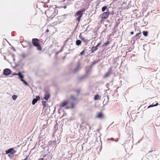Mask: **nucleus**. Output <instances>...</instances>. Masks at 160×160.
<instances>
[{
  "instance_id": "1",
  "label": "nucleus",
  "mask_w": 160,
  "mask_h": 160,
  "mask_svg": "<svg viewBox=\"0 0 160 160\" xmlns=\"http://www.w3.org/2000/svg\"><path fill=\"white\" fill-rule=\"evenodd\" d=\"M55 7L56 8L52 6H50L45 12L46 15L48 16L49 18L51 19H52L58 13V10L56 8H59V7L55 6Z\"/></svg>"
},
{
  "instance_id": "2",
  "label": "nucleus",
  "mask_w": 160,
  "mask_h": 160,
  "mask_svg": "<svg viewBox=\"0 0 160 160\" xmlns=\"http://www.w3.org/2000/svg\"><path fill=\"white\" fill-rule=\"evenodd\" d=\"M86 9L85 8H82L77 11L75 14V17L78 16V17L76 18V20L78 21V22L80 21L81 18L82 17Z\"/></svg>"
},
{
  "instance_id": "3",
  "label": "nucleus",
  "mask_w": 160,
  "mask_h": 160,
  "mask_svg": "<svg viewBox=\"0 0 160 160\" xmlns=\"http://www.w3.org/2000/svg\"><path fill=\"white\" fill-rule=\"evenodd\" d=\"M32 42L33 45L37 47L38 50L41 51L42 50V48L41 45L39 43V40L38 39L34 38L32 39Z\"/></svg>"
},
{
  "instance_id": "4",
  "label": "nucleus",
  "mask_w": 160,
  "mask_h": 160,
  "mask_svg": "<svg viewBox=\"0 0 160 160\" xmlns=\"http://www.w3.org/2000/svg\"><path fill=\"white\" fill-rule=\"evenodd\" d=\"M110 13L109 10H107L106 12H104L102 16V20L106 19L108 17Z\"/></svg>"
},
{
  "instance_id": "5",
  "label": "nucleus",
  "mask_w": 160,
  "mask_h": 160,
  "mask_svg": "<svg viewBox=\"0 0 160 160\" xmlns=\"http://www.w3.org/2000/svg\"><path fill=\"white\" fill-rule=\"evenodd\" d=\"M16 152V151L13 148H11L5 151L6 153V154L9 153L12 155H13Z\"/></svg>"
},
{
  "instance_id": "6",
  "label": "nucleus",
  "mask_w": 160,
  "mask_h": 160,
  "mask_svg": "<svg viewBox=\"0 0 160 160\" xmlns=\"http://www.w3.org/2000/svg\"><path fill=\"white\" fill-rule=\"evenodd\" d=\"M12 72L10 69L6 68L4 69L3 71V74L5 76H8Z\"/></svg>"
},
{
  "instance_id": "7",
  "label": "nucleus",
  "mask_w": 160,
  "mask_h": 160,
  "mask_svg": "<svg viewBox=\"0 0 160 160\" xmlns=\"http://www.w3.org/2000/svg\"><path fill=\"white\" fill-rule=\"evenodd\" d=\"M112 73V69L110 68L108 70V72L105 74L103 77V78H105L109 77Z\"/></svg>"
},
{
  "instance_id": "8",
  "label": "nucleus",
  "mask_w": 160,
  "mask_h": 160,
  "mask_svg": "<svg viewBox=\"0 0 160 160\" xmlns=\"http://www.w3.org/2000/svg\"><path fill=\"white\" fill-rule=\"evenodd\" d=\"M92 68L89 66L87 67L86 68V72L85 74L88 75V74L91 71Z\"/></svg>"
},
{
  "instance_id": "9",
  "label": "nucleus",
  "mask_w": 160,
  "mask_h": 160,
  "mask_svg": "<svg viewBox=\"0 0 160 160\" xmlns=\"http://www.w3.org/2000/svg\"><path fill=\"white\" fill-rule=\"evenodd\" d=\"M68 103V101H64L62 102L60 105V108L64 107L66 106Z\"/></svg>"
},
{
  "instance_id": "10",
  "label": "nucleus",
  "mask_w": 160,
  "mask_h": 160,
  "mask_svg": "<svg viewBox=\"0 0 160 160\" xmlns=\"http://www.w3.org/2000/svg\"><path fill=\"white\" fill-rule=\"evenodd\" d=\"M18 76L20 80L21 81L23 79L24 76L22 74V72H18Z\"/></svg>"
},
{
  "instance_id": "11",
  "label": "nucleus",
  "mask_w": 160,
  "mask_h": 160,
  "mask_svg": "<svg viewBox=\"0 0 160 160\" xmlns=\"http://www.w3.org/2000/svg\"><path fill=\"white\" fill-rule=\"evenodd\" d=\"M87 77H88V75H87L86 74H85L83 76H82L80 77H79L78 78V80L79 81H81L82 80L85 79Z\"/></svg>"
},
{
  "instance_id": "12",
  "label": "nucleus",
  "mask_w": 160,
  "mask_h": 160,
  "mask_svg": "<svg viewBox=\"0 0 160 160\" xmlns=\"http://www.w3.org/2000/svg\"><path fill=\"white\" fill-rule=\"evenodd\" d=\"M82 33H81L79 35V38L80 39L83 41L84 42H86L88 41V40L85 39L84 37H82Z\"/></svg>"
},
{
  "instance_id": "13",
  "label": "nucleus",
  "mask_w": 160,
  "mask_h": 160,
  "mask_svg": "<svg viewBox=\"0 0 160 160\" xmlns=\"http://www.w3.org/2000/svg\"><path fill=\"white\" fill-rule=\"evenodd\" d=\"M104 117V115L102 112H100L98 113L97 116V118H102Z\"/></svg>"
},
{
  "instance_id": "14",
  "label": "nucleus",
  "mask_w": 160,
  "mask_h": 160,
  "mask_svg": "<svg viewBox=\"0 0 160 160\" xmlns=\"http://www.w3.org/2000/svg\"><path fill=\"white\" fill-rule=\"evenodd\" d=\"M50 97V94L49 93H47L44 95V98L46 100H48Z\"/></svg>"
},
{
  "instance_id": "15",
  "label": "nucleus",
  "mask_w": 160,
  "mask_h": 160,
  "mask_svg": "<svg viewBox=\"0 0 160 160\" xmlns=\"http://www.w3.org/2000/svg\"><path fill=\"white\" fill-rule=\"evenodd\" d=\"M98 62V60H94L92 62H91V64L89 66L90 67H92L95 64L97 63Z\"/></svg>"
},
{
  "instance_id": "16",
  "label": "nucleus",
  "mask_w": 160,
  "mask_h": 160,
  "mask_svg": "<svg viewBox=\"0 0 160 160\" xmlns=\"http://www.w3.org/2000/svg\"><path fill=\"white\" fill-rule=\"evenodd\" d=\"M29 42L25 41L22 42V45L24 48L27 47L28 45L27 44V42Z\"/></svg>"
},
{
  "instance_id": "17",
  "label": "nucleus",
  "mask_w": 160,
  "mask_h": 160,
  "mask_svg": "<svg viewBox=\"0 0 160 160\" xmlns=\"http://www.w3.org/2000/svg\"><path fill=\"white\" fill-rule=\"evenodd\" d=\"M141 32L137 33L135 36L134 37L137 39L141 37Z\"/></svg>"
},
{
  "instance_id": "18",
  "label": "nucleus",
  "mask_w": 160,
  "mask_h": 160,
  "mask_svg": "<svg viewBox=\"0 0 160 160\" xmlns=\"http://www.w3.org/2000/svg\"><path fill=\"white\" fill-rule=\"evenodd\" d=\"M158 105V103L157 102L155 104H152L151 105H149L148 107L147 108H148L151 107H152L155 106H157Z\"/></svg>"
},
{
  "instance_id": "19",
  "label": "nucleus",
  "mask_w": 160,
  "mask_h": 160,
  "mask_svg": "<svg viewBox=\"0 0 160 160\" xmlns=\"http://www.w3.org/2000/svg\"><path fill=\"white\" fill-rule=\"evenodd\" d=\"M27 44L28 45V46L29 47V49H30L33 47V45L31 44V43L30 42H27Z\"/></svg>"
},
{
  "instance_id": "20",
  "label": "nucleus",
  "mask_w": 160,
  "mask_h": 160,
  "mask_svg": "<svg viewBox=\"0 0 160 160\" xmlns=\"http://www.w3.org/2000/svg\"><path fill=\"white\" fill-rule=\"evenodd\" d=\"M76 45L79 46L81 44V41L80 40L78 39L76 41Z\"/></svg>"
},
{
  "instance_id": "21",
  "label": "nucleus",
  "mask_w": 160,
  "mask_h": 160,
  "mask_svg": "<svg viewBox=\"0 0 160 160\" xmlns=\"http://www.w3.org/2000/svg\"><path fill=\"white\" fill-rule=\"evenodd\" d=\"M137 39L134 36H133L132 38V40H131V42L133 44H134L135 43V40H137Z\"/></svg>"
},
{
  "instance_id": "22",
  "label": "nucleus",
  "mask_w": 160,
  "mask_h": 160,
  "mask_svg": "<svg viewBox=\"0 0 160 160\" xmlns=\"http://www.w3.org/2000/svg\"><path fill=\"white\" fill-rule=\"evenodd\" d=\"M107 10H109V9L107 8V7L106 6H104L102 8V12H104L105 10H106V11H107Z\"/></svg>"
},
{
  "instance_id": "23",
  "label": "nucleus",
  "mask_w": 160,
  "mask_h": 160,
  "mask_svg": "<svg viewBox=\"0 0 160 160\" xmlns=\"http://www.w3.org/2000/svg\"><path fill=\"white\" fill-rule=\"evenodd\" d=\"M143 35L145 37H147L148 34V32L147 31H142Z\"/></svg>"
},
{
  "instance_id": "24",
  "label": "nucleus",
  "mask_w": 160,
  "mask_h": 160,
  "mask_svg": "<svg viewBox=\"0 0 160 160\" xmlns=\"http://www.w3.org/2000/svg\"><path fill=\"white\" fill-rule=\"evenodd\" d=\"M110 43V42L109 41H107L106 42L103 44L102 45V47H106Z\"/></svg>"
},
{
  "instance_id": "25",
  "label": "nucleus",
  "mask_w": 160,
  "mask_h": 160,
  "mask_svg": "<svg viewBox=\"0 0 160 160\" xmlns=\"http://www.w3.org/2000/svg\"><path fill=\"white\" fill-rule=\"evenodd\" d=\"M94 99L95 100H97L99 99H100L99 98V95L98 94H96L94 96Z\"/></svg>"
},
{
  "instance_id": "26",
  "label": "nucleus",
  "mask_w": 160,
  "mask_h": 160,
  "mask_svg": "<svg viewBox=\"0 0 160 160\" xmlns=\"http://www.w3.org/2000/svg\"><path fill=\"white\" fill-rule=\"evenodd\" d=\"M79 67V65H78L77 67L73 70V72L74 73H76L78 71Z\"/></svg>"
},
{
  "instance_id": "27",
  "label": "nucleus",
  "mask_w": 160,
  "mask_h": 160,
  "mask_svg": "<svg viewBox=\"0 0 160 160\" xmlns=\"http://www.w3.org/2000/svg\"><path fill=\"white\" fill-rule=\"evenodd\" d=\"M118 139H117L114 140V138H108V141H110V140H112V141H114L115 142H118Z\"/></svg>"
},
{
  "instance_id": "28",
  "label": "nucleus",
  "mask_w": 160,
  "mask_h": 160,
  "mask_svg": "<svg viewBox=\"0 0 160 160\" xmlns=\"http://www.w3.org/2000/svg\"><path fill=\"white\" fill-rule=\"evenodd\" d=\"M21 81H22L23 83H24L25 85L27 86H29V85L28 84V83L26 82V81H25L24 79L22 80Z\"/></svg>"
},
{
  "instance_id": "29",
  "label": "nucleus",
  "mask_w": 160,
  "mask_h": 160,
  "mask_svg": "<svg viewBox=\"0 0 160 160\" xmlns=\"http://www.w3.org/2000/svg\"><path fill=\"white\" fill-rule=\"evenodd\" d=\"M75 92L78 93V96L80 93V89H77L74 90Z\"/></svg>"
},
{
  "instance_id": "30",
  "label": "nucleus",
  "mask_w": 160,
  "mask_h": 160,
  "mask_svg": "<svg viewBox=\"0 0 160 160\" xmlns=\"http://www.w3.org/2000/svg\"><path fill=\"white\" fill-rule=\"evenodd\" d=\"M70 98L73 99L74 100H76L77 99V98L75 97L74 96L72 95H71L70 96Z\"/></svg>"
},
{
  "instance_id": "31",
  "label": "nucleus",
  "mask_w": 160,
  "mask_h": 160,
  "mask_svg": "<svg viewBox=\"0 0 160 160\" xmlns=\"http://www.w3.org/2000/svg\"><path fill=\"white\" fill-rule=\"evenodd\" d=\"M86 51V50L85 49L82 50L79 54V56H82L85 53V52Z\"/></svg>"
},
{
  "instance_id": "32",
  "label": "nucleus",
  "mask_w": 160,
  "mask_h": 160,
  "mask_svg": "<svg viewBox=\"0 0 160 160\" xmlns=\"http://www.w3.org/2000/svg\"><path fill=\"white\" fill-rule=\"evenodd\" d=\"M12 98L13 100H16L17 98V96L15 95H13L12 96Z\"/></svg>"
},
{
  "instance_id": "33",
  "label": "nucleus",
  "mask_w": 160,
  "mask_h": 160,
  "mask_svg": "<svg viewBox=\"0 0 160 160\" xmlns=\"http://www.w3.org/2000/svg\"><path fill=\"white\" fill-rule=\"evenodd\" d=\"M38 101H36V100L34 98L32 100V105H34Z\"/></svg>"
},
{
  "instance_id": "34",
  "label": "nucleus",
  "mask_w": 160,
  "mask_h": 160,
  "mask_svg": "<svg viewBox=\"0 0 160 160\" xmlns=\"http://www.w3.org/2000/svg\"><path fill=\"white\" fill-rule=\"evenodd\" d=\"M92 48L94 51H96L98 49V48L96 47L95 46H93L92 47Z\"/></svg>"
},
{
  "instance_id": "35",
  "label": "nucleus",
  "mask_w": 160,
  "mask_h": 160,
  "mask_svg": "<svg viewBox=\"0 0 160 160\" xmlns=\"http://www.w3.org/2000/svg\"><path fill=\"white\" fill-rule=\"evenodd\" d=\"M36 100V101H38L39 100H40V98L39 96H36V98H34Z\"/></svg>"
},
{
  "instance_id": "36",
  "label": "nucleus",
  "mask_w": 160,
  "mask_h": 160,
  "mask_svg": "<svg viewBox=\"0 0 160 160\" xmlns=\"http://www.w3.org/2000/svg\"><path fill=\"white\" fill-rule=\"evenodd\" d=\"M42 105L43 107H45L46 105V102L45 101H43L42 102Z\"/></svg>"
},
{
  "instance_id": "37",
  "label": "nucleus",
  "mask_w": 160,
  "mask_h": 160,
  "mask_svg": "<svg viewBox=\"0 0 160 160\" xmlns=\"http://www.w3.org/2000/svg\"><path fill=\"white\" fill-rule=\"evenodd\" d=\"M21 56L23 58H25L27 56V55L26 54L24 53H22L21 55Z\"/></svg>"
},
{
  "instance_id": "38",
  "label": "nucleus",
  "mask_w": 160,
  "mask_h": 160,
  "mask_svg": "<svg viewBox=\"0 0 160 160\" xmlns=\"http://www.w3.org/2000/svg\"><path fill=\"white\" fill-rule=\"evenodd\" d=\"M101 42H98V44L96 45V46L98 48V47L99 46L101 45Z\"/></svg>"
},
{
  "instance_id": "39",
  "label": "nucleus",
  "mask_w": 160,
  "mask_h": 160,
  "mask_svg": "<svg viewBox=\"0 0 160 160\" xmlns=\"http://www.w3.org/2000/svg\"><path fill=\"white\" fill-rule=\"evenodd\" d=\"M64 47V46H62L61 47L60 50V52H62L63 50V49Z\"/></svg>"
},
{
  "instance_id": "40",
  "label": "nucleus",
  "mask_w": 160,
  "mask_h": 160,
  "mask_svg": "<svg viewBox=\"0 0 160 160\" xmlns=\"http://www.w3.org/2000/svg\"><path fill=\"white\" fill-rule=\"evenodd\" d=\"M15 75H17L18 76V73H17L15 72H14L12 73V76H15Z\"/></svg>"
},
{
  "instance_id": "41",
  "label": "nucleus",
  "mask_w": 160,
  "mask_h": 160,
  "mask_svg": "<svg viewBox=\"0 0 160 160\" xmlns=\"http://www.w3.org/2000/svg\"><path fill=\"white\" fill-rule=\"evenodd\" d=\"M74 107V104L73 103H72V106H71V108H73Z\"/></svg>"
},
{
  "instance_id": "42",
  "label": "nucleus",
  "mask_w": 160,
  "mask_h": 160,
  "mask_svg": "<svg viewBox=\"0 0 160 160\" xmlns=\"http://www.w3.org/2000/svg\"><path fill=\"white\" fill-rule=\"evenodd\" d=\"M60 52V50L59 51H57L56 52V55L55 56H56L57 54H58V53H59L60 52Z\"/></svg>"
},
{
  "instance_id": "43",
  "label": "nucleus",
  "mask_w": 160,
  "mask_h": 160,
  "mask_svg": "<svg viewBox=\"0 0 160 160\" xmlns=\"http://www.w3.org/2000/svg\"><path fill=\"white\" fill-rule=\"evenodd\" d=\"M22 62V60L20 59V60H19L18 62V63H19V64L21 63V62Z\"/></svg>"
},
{
  "instance_id": "44",
  "label": "nucleus",
  "mask_w": 160,
  "mask_h": 160,
  "mask_svg": "<svg viewBox=\"0 0 160 160\" xmlns=\"http://www.w3.org/2000/svg\"><path fill=\"white\" fill-rule=\"evenodd\" d=\"M81 120L82 123H83L84 122V119H81Z\"/></svg>"
},
{
  "instance_id": "45",
  "label": "nucleus",
  "mask_w": 160,
  "mask_h": 160,
  "mask_svg": "<svg viewBox=\"0 0 160 160\" xmlns=\"http://www.w3.org/2000/svg\"><path fill=\"white\" fill-rule=\"evenodd\" d=\"M28 158V156H27L24 159H22V160H27Z\"/></svg>"
},
{
  "instance_id": "46",
  "label": "nucleus",
  "mask_w": 160,
  "mask_h": 160,
  "mask_svg": "<svg viewBox=\"0 0 160 160\" xmlns=\"http://www.w3.org/2000/svg\"><path fill=\"white\" fill-rule=\"evenodd\" d=\"M91 52H90V53H93L95 51L92 48H91Z\"/></svg>"
},
{
  "instance_id": "47",
  "label": "nucleus",
  "mask_w": 160,
  "mask_h": 160,
  "mask_svg": "<svg viewBox=\"0 0 160 160\" xmlns=\"http://www.w3.org/2000/svg\"><path fill=\"white\" fill-rule=\"evenodd\" d=\"M56 141H53L52 142V143H53V144H56Z\"/></svg>"
},
{
  "instance_id": "48",
  "label": "nucleus",
  "mask_w": 160,
  "mask_h": 160,
  "mask_svg": "<svg viewBox=\"0 0 160 160\" xmlns=\"http://www.w3.org/2000/svg\"><path fill=\"white\" fill-rule=\"evenodd\" d=\"M11 55L13 58H14L15 55L13 54H11Z\"/></svg>"
},
{
  "instance_id": "49",
  "label": "nucleus",
  "mask_w": 160,
  "mask_h": 160,
  "mask_svg": "<svg viewBox=\"0 0 160 160\" xmlns=\"http://www.w3.org/2000/svg\"><path fill=\"white\" fill-rule=\"evenodd\" d=\"M67 5H65L64 6H63V8H64V9H66V8H67Z\"/></svg>"
},
{
  "instance_id": "50",
  "label": "nucleus",
  "mask_w": 160,
  "mask_h": 160,
  "mask_svg": "<svg viewBox=\"0 0 160 160\" xmlns=\"http://www.w3.org/2000/svg\"><path fill=\"white\" fill-rule=\"evenodd\" d=\"M134 33V32L133 31H131L130 32V34L132 35Z\"/></svg>"
},
{
  "instance_id": "51",
  "label": "nucleus",
  "mask_w": 160,
  "mask_h": 160,
  "mask_svg": "<svg viewBox=\"0 0 160 160\" xmlns=\"http://www.w3.org/2000/svg\"><path fill=\"white\" fill-rule=\"evenodd\" d=\"M19 65V63H16L15 64V67H17Z\"/></svg>"
},
{
  "instance_id": "52",
  "label": "nucleus",
  "mask_w": 160,
  "mask_h": 160,
  "mask_svg": "<svg viewBox=\"0 0 160 160\" xmlns=\"http://www.w3.org/2000/svg\"><path fill=\"white\" fill-rule=\"evenodd\" d=\"M67 15H68L67 14H64L63 15H62V16H61V17H63L64 16H67Z\"/></svg>"
},
{
  "instance_id": "53",
  "label": "nucleus",
  "mask_w": 160,
  "mask_h": 160,
  "mask_svg": "<svg viewBox=\"0 0 160 160\" xmlns=\"http://www.w3.org/2000/svg\"><path fill=\"white\" fill-rule=\"evenodd\" d=\"M44 159L43 158H41L38 159V160H43Z\"/></svg>"
},
{
  "instance_id": "54",
  "label": "nucleus",
  "mask_w": 160,
  "mask_h": 160,
  "mask_svg": "<svg viewBox=\"0 0 160 160\" xmlns=\"http://www.w3.org/2000/svg\"><path fill=\"white\" fill-rule=\"evenodd\" d=\"M71 108V107H66V109H69V108Z\"/></svg>"
},
{
  "instance_id": "55",
  "label": "nucleus",
  "mask_w": 160,
  "mask_h": 160,
  "mask_svg": "<svg viewBox=\"0 0 160 160\" xmlns=\"http://www.w3.org/2000/svg\"><path fill=\"white\" fill-rule=\"evenodd\" d=\"M47 155V154H45V155H44L43 156V158H44V157H46V156Z\"/></svg>"
},
{
  "instance_id": "56",
  "label": "nucleus",
  "mask_w": 160,
  "mask_h": 160,
  "mask_svg": "<svg viewBox=\"0 0 160 160\" xmlns=\"http://www.w3.org/2000/svg\"><path fill=\"white\" fill-rule=\"evenodd\" d=\"M66 58V56H65L63 57L62 58V59L63 60L64 59Z\"/></svg>"
},
{
  "instance_id": "57",
  "label": "nucleus",
  "mask_w": 160,
  "mask_h": 160,
  "mask_svg": "<svg viewBox=\"0 0 160 160\" xmlns=\"http://www.w3.org/2000/svg\"><path fill=\"white\" fill-rule=\"evenodd\" d=\"M49 31V30L48 29H47L46 30V32H48Z\"/></svg>"
},
{
  "instance_id": "58",
  "label": "nucleus",
  "mask_w": 160,
  "mask_h": 160,
  "mask_svg": "<svg viewBox=\"0 0 160 160\" xmlns=\"http://www.w3.org/2000/svg\"><path fill=\"white\" fill-rule=\"evenodd\" d=\"M65 0H63L61 2H65Z\"/></svg>"
},
{
  "instance_id": "59",
  "label": "nucleus",
  "mask_w": 160,
  "mask_h": 160,
  "mask_svg": "<svg viewBox=\"0 0 160 160\" xmlns=\"http://www.w3.org/2000/svg\"><path fill=\"white\" fill-rule=\"evenodd\" d=\"M24 65V63H23V64H22V67H21V68H22L23 67V66Z\"/></svg>"
},
{
  "instance_id": "60",
  "label": "nucleus",
  "mask_w": 160,
  "mask_h": 160,
  "mask_svg": "<svg viewBox=\"0 0 160 160\" xmlns=\"http://www.w3.org/2000/svg\"><path fill=\"white\" fill-rule=\"evenodd\" d=\"M107 98H108V101L109 100V97H108V96Z\"/></svg>"
},
{
  "instance_id": "61",
  "label": "nucleus",
  "mask_w": 160,
  "mask_h": 160,
  "mask_svg": "<svg viewBox=\"0 0 160 160\" xmlns=\"http://www.w3.org/2000/svg\"><path fill=\"white\" fill-rule=\"evenodd\" d=\"M123 4H126V2H123Z\"/></svg>"
},
{
  "instance_id": "62",
  "label": "nucleus",
  "mask_w": 160,
  "mask_h": 160,
  "mask_svg": "<svg viewBox=\"0 0 160 160\" xmlns=\"http://www.w3.org/2000/svg\"><path fill=\"white\" fill-rule=\"evenodd\" d=\"M13 50L14 51H16V50L15 48H13Z\"/></svg>"
},
{
  "instance_id": "63",
  "label": "nucleus",
  "mask_w": 160,
  "mask_h": 160,
  "mask_svg": "<svg viewBox=\"0 0 160 160\" xmlns=\"http://www.w3.org/2000/svg\"><path fill=\"white\" fill-rule=\"evenodd\" d=\"M152 151H149L148 152V153H150V152H151Z\"/></svg>"
},
{
  "instance_id": "64",
  "label": "nucleus",
  "mask_w": 160,
  "mask_h": 160,
  "mask_svg": "<svg viewBox=\"0 0 160 160\" xmlns=\"http://www.w3.org/2000/svg\"><path fill=\"white\" fill-rule=\"evenodd\" d=\"M13 60L14 61L15 60V58H13Z\"/></svg>"
}]
</instances>
